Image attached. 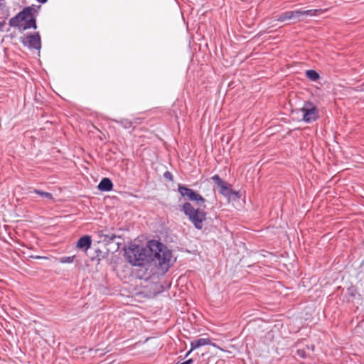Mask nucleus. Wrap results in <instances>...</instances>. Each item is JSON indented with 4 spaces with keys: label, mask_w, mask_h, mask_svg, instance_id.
Listing matches in <instances>:
<instances>
[{
    "label": "nucleus",
    "mask_w": 364,
    "mask_h": 364,
    "mask_svg": "<svg viewBox=\"0 0 364 364\" xmlns=\"http://www.w3.org/2000/svg\"><path fill=\"white\" fill-rule=\"evenodd\" d=\"M9 25L11 27H17L20 31H26L29 28L36 29V18L31 7L24 8L14 17L9 20Z\"/></svg>",
    "instance_id": "f257e3e1"
},
{
    "label": "nucleus",
    "mask_w": 364,
    "mask_h": 364,
    "mask_svg": "<svg viewBox=\"0 0 364 364\" xmlns=\"http://www.w3.org/2000/svg\"><path fill=\"white\" fill-rule=\"evenodd\" d=\"M148 247L160 267L164 268V265L166 266L168 264L171 259V254L162 243L156 240H151L149 242Z\"/></svg>",
    "instance_id": "f03ea898"
},
{
    "label": "nucleus",
    "mask_w": 364,
    "mask_h": 364,
    "mask_svg": "<svg viewBox=\"0 0 364 364\" xmlns=\"http://www.w3.org/2000/svg\"><path fill=\"white\" fill-rule=\"evenodd\" d=\"M183 213L188 218L194 227L201 230L203 227V222L206 220L207 213L199 208H195L188 202L183 203Z\"/></svg>",
    "instance_id": "7ed1b4c3"
},
{
    "label": "nucleus",
    "mask_w": 364,
    "mask_h": 364,
    "mask_svg": "<svg viewBox=\"0 0 364 364\" xmlns=\"http://www.w3.org/2000/svg\"><path fill=\"white\" fill-rule=\"evenodd\" d=\"M125 254L129 262L134 266H141L147 259V250L142 247H129Z\"/></svg>",
    "instance_id": "20e7f679"
},
{
    "label": "nucleus",
    "mask_w": 364,
    "mask_h": 364,
    "mask_svg": "<svg viewBox=\"0 0 364 364\" xmlns=\"http://www.w3.org/2000/svg\"><path fill=\"white\" fill-rule=\"evenodd\" d=\"M301 111L303 113V120L306 123L315 122L319 117L318 109L311 102H305Z\"/></svg>",
    "instance_id": "39448f33"
},
{
    "label": "nucleus",
    "mask_w": 364,
    "mask_h": 364,
    "mask_svg": "<svg viewBox=\"0 0 364 364\" xmlns=\"http://www.w3.org/2000/svg\"><path fill=\"white\" fill-rule=\"evenodd\" d=\"M211 180L220 188L219 192L225 197H230L232 195L237 196L238 192L234 191L232 189V186L220 177L219 175L215 174L211 177Z\"/></svg>",
    "instance_id": "423d86ee"
},
{
    "label": "nucleus",
    "mask_w": 364,
    "mask_h": 364,
    "mask_svg": "<svg viewBox=\"0 0 364 364\" xmlns=\"http://www.w3.org/2000/svg\"><path fill=\"white\" fill-rule=\"evenodd\" d=\"M183 197H186L189 200L195 202L196 205L198 207L205 208V198L191 188L183 186Z\"/></svg>",
    "instance_id": "0eeeda50"
},
{
    "label": "nucleus",
    "mask_w": 364,
    "mask_h": 364,
    "mask_svg": "<svg viewBox=\"0 0 364 364\" xmlns=\"http://www.w3.org/2000/svg\"><path fill=\"white\" fill-rule=\"evenodd\" d=\"M23 44L29 48L40 50L41 48V37L38 33L25 36L22 38Z\"/></svg>",
    "instance_id": "6e6552de"
},
{
    "label": "nucleus",
    "mask_w": 364,
    "mask_h": 364,
    "mask_svg": "<svg viewBox=\"0 0 364 364\" xmlns=\"http://www.w3.org/2000/svg\"><path fill=\"white\" fill-rule=\"evenodd\" d=\"M211 341L209 338H199L197 340H194L191 343V349L186 353V354L183 356V359H186L188 357V355L191 354V353L201 346H206V345H210Z\"/></svg>",
    "instance_id": "1a4fd4ad"
},
{
    "label": "nucleus",
    "mask_w": 364,
    "mask_h": 364,
    "mask_svg": "<svg viewBox=\"0 0 364 364\" xmlns=\"http://www.w3.org/2000/svg\"><path fill=\"white\" fill-rule=\"evenodd\" d=\"M92 239L90 236L85 235L81 237L77 242L76 247L84 250L85 252L91 247Z\"/></svg>",
    "instance_id": "9d476101"
},
{
    "label": "nucleus",
    "mask_w": 364,
    "mask_h": 364,
    "mask_svg": "<svg viewBox=\"0 0 364 364\" xmlns=\"http://www.w3.org/2000/svg\"><path fill=\"white\" fill-rule=\"evenodd\" d=\"M113 184L110 179L104 178L98 185V188L103 191H109L112 189Z\"/></svg>",
    "instance_id": "9b49d317"
},
{
    "label": "nucleus",
    "mask_w": 364,
    "mask_h": 364,
    "mask_svg": "<svg viewBox=\"0 0 364 364\" xmlns=\"http://www.w3.org/2000/svg\"><path fill=\"white\" fill-rule=\"evenodd\" d=\"M327 9H310V10H304V14L305 16H319L326 11Z\"/></svg>",
    "instance_id": "f8f14e48"
},
{
    "label": "nucleus",
    "mask_w": 364,
    "mask_h": 364,
    "mask_svg": "<svg viewBox=\"0 0 364 364\" xmlns=\"http://www.w3.org/2000/svg\"><path fill=\"white\" fill-rule=\"evenodd\" d=\"M291 18L295 20V22H299L304 19V10L299 9L295 11H291Z\"/></svg>",
    "instance_id": "ddd939ff"
},
{
    "label": "nucleus",
    "mask_w": 364,
    "mask_h": 364,
    "mask_svg": "<svg viewBox=\"0 0 364 364\" xmlns=\"http://www.w3.org/2000/svg\"><path fill=\"white\" fill-rule=\"evenodd\" d=\"M306 77L311 81H316L320 78L319 74L314 70H308L306 71Z\"/></svg>",
    "instance_id": "4468645a"
},
{
    "label": "nucleus",
    "mask_w": 364,
    "mask_h": 364,
    "mask_svg": "<svg viewBox=\"0 0 364 364\" xmlns=\"http://www.w3.org/2000/svg\"><path fill=\"white\" fill-rule=\"evenodd\" d=\"M291 15H292L291 11H285L277 17V21L283 22L287 20H291V19H292Z\"/></svg>",
    "instance_id": "2eb2a0df"
},
{
    "label": "nucleus",
    "mask_w": 364,
    "mask_h": 364,
    "mask_svg": "<svg viewBox=\"0 0 364 364\" xmlns=\"http://www.w3.org/2000/svg\"><path fill=\"white\" fill-rule=\"evenodd\" d=\"M33 192L41 196V197L46 198L49 199V200H53V196L50 193L44 192V191H40V190H38V189H34Z\"/></svg>",
    "instance_id": "dca6fc26"
},
{
    "label": "nucleus",
    "mask_w": 364,
    "mask_h": 364,
    "mask_svg": "<svg viewBox=\"0 0 364 364\" xmlns=\"http://www.w3.org/2000/svg\"><path fill=\"white\" fill-rule=\"evenodd\" d=\"M117 122L120 124L124 129H129L132 126V122L127 119H122L117 121Z\"/></svg>",
    "instance_id": "f3484780"
},
{
    "label": "nucleus",
    "mask_w": 364,
    "mask_h": 364,
    "mask_svg": "<svg viewBox=\"0 0 364 364\" xmlns=\"http://www.w3.org/2000/svg\"><path fill=\"white\" fill-rule=\"evenodd\" d=\"M75 258V255L69 256V257H63L59 259V262L62 264L65 263H72L73 262Z\"/></svg>",
    "instance_id": "a211bd4d"
},
{
    "label": "nucleus",
    "mask_w": 364,
    "mask_h": 364,
    "mask_svg": "<svg viewBox=\"0 0 364 364\" xmlns=\"http://www.w3.org/2000/svg\"><path fill=\"white\" fill-rule=\"evenodd\" d=\"M296 355L298 356H299L300 358H306L309 355L306 353V350L305 349H298L296 350Z\"/></svg>",
    "instance_id": "6ab92c4d"
},
{
    "label": "nucleus",
    "mask_w": 364,
    "mask_h": 364,
    "mask_svg": "<svg viewBox=\"0 0 364 364\" xmlns=\"http://www.w3.org/2000/svg\"><path fill=\"white\" fill-rule=\"evenodd\" d=\"M6 24V21L4 18H0V31L2 30L3 27Z\"/></svg>",
    "instance_id": "aec40b11"
},
{
    "label": "nucleus",
    "mask_w": 364,
    "mask_h": 364,
    "mask_svg": "<svg viewBox=\"0 0 364 364\" xmlns=\"http://www.w3.org/2000/svg\"><path fill=\"white\" fill-rule=\"evenodd\" d=\"M315 346L314 344H311L310 346H306V348L308 350L314 351Z\"/></svg>",
    "instance_id": "412c9836"
},
{
    "label": "nucleus",
    "mask_w": 364,
    "mask_h": 364,
    "mask_svg": "<svg viewBox=\"0 0 364 364\" xmlns=\"http://www.w3.org/2000/svg\"><path fill=\"white\" fill-rule=\"evenodd\" d=\"M193 363V360L192 358H188L183 361V364H191Z\"/></svg>",
    "instance_id": "4be33fe9"
},
{
    "label": "nucleus",
    "mask_w": 364,
    "mask_h": 364,
    "mask_svg": "<svg viewBox=\"0 0 364 364\" xmlns=\"http://www.w3.org/2000/svg\"><path fill=\"white\" fill-rule=\"evenodd\" d=\"M164 176H165V177L171 179V174L169 172H166Z\"/></svg>",
    "instance_id": "5701e85b"
},
{
    "label": "nucleus",
    "mask_w": 364,
    "mask_h": 364,
    "mask_svg": "<svg viewBox=\"0 0 364 364\" xmlns=\"http://www.w3.org/2000/svg\"><path fill=\"white\" fill-rule=\"evenodd\" d=\"M360 89H358L357 90L364 91V83L360 86Z\"/></svg>",
    "instance_id": "b1692460"
},
{
    "label": "nucleus",
    "mask_w": 364,
    "mask_h": 364,
    "mask_svg": "<svg viewBox=\"0 0 364 364\" xmlns=\"http://www.w3.org/2000/svg\"><path fill=\"white\" fill-rule=\"evenodd\" d=\"M178 191L182 194V186L181 185L178 186Z\"/></svg>",
    "instance_id": "393cba45"
},
{
    "label": "nucleus",
    "mask_w": 364,
    "mask_h": 364,
    "mask_svg": "<svg viewBox=\"0 0 364 364\" xmlns=\"http://www.w3.org/2000/svg\"><path fill=\"white\" fill-rule=\"evenodd\" d=\"M38 2H41V3H46L47 1V0H37Z\"/></svg>",
    "instance_id": "a878e982"
},
{
    "label": "nucleus",
    "mask_w": 364,
    "mask_h": 364,
    "mask_svg": "<svg viewBox=\"0 0 364 364\" xmlns=\"http://www.w3.org/2000/svg\"><path fill=\"white\" fill-rule=\"evenodd\" d=\"M350 295L351 296H354V294H353V292H351V293L350 294Z\"/></svg>",
    "instance_id": "bb28decb"
},
{
    "label": "nucleus",
    "mask_w": 364,
    "mask_h": 364,
    "mask_svg": "<svg viewBox=\"0 0 364 364\" xmlns=\"http://www.w3.org/2000/svg\"><path fill=\"white\" fill-rule=\"evenodd\" d=\"M178 364H182V363H178Z\"/></svg>",
    "instance_id": "cd10ccee"
}]
</instances>
